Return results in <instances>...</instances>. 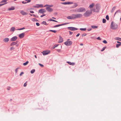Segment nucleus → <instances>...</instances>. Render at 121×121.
I'll return each instance as SVG.
<instances>
[{
  "mask_svg": "<svg viewBox=\"0 0 121 121\" xmlns=\"http://www.w3.org/2000/svg\"><path fill=\"white\" fill-rule=\"evenodd\" d=\"M92 14L91 9L90 10H87L86 12L84 13L83 15L86 17H87L90 16Z\"/></svg>",
  "mask_w": 121,
  "mask_h": 121,
  "instance_id": "f257e3e1",
  "label": "nucleus"
},
{
  "mask_svg": "<svg viewBox=\"0 0 121 121\" xmlns=\"http://www.w3.org/2000/svg\"><path fill=\"white\" fill-rule=\"evenodd\" d=\"M118 27V25L116 24L113 23V22H112L111 23L110 28L113 30H115L117 29Z\"/></svg>",
  "mask_w": 121,
  "mask_h": 121,
  "instance_id": "f03ea898",
  "label": "nucleus"
},
{
  "mask_svg": "<svg viewBox=\"0 0 121 121\" xmlns=\"http://www.w3.org/2000/svg\"><path fill=\"white\" fill-rule=\"evenodd\" d=\"M86 11V10L85 8L83 7L80 8L78 9H77L76 10H75V12L77 13H80L85 12Z\"/></svg>",
  "mask_w": 121,
  "mask_h": 121,
  "instance_id": "7ed1b4c3",
  "label": "nucleus"
},
{
  "mask_svg": "<svg viewBox=\"0 0 121 121\" xmlns=\"http://www.w3.org/2000/svg\"><path fill=\"white\" fill-rule=\"evenodd\" d=\"M100 9V8L98 6H96V8L93 9L92 10L93 12H95L98 13L99 12Z\"/></svg>",
  "mask_w": 121,
  "mask_h": 121,
  "instance_id": "20e7f679",
  "label": "nucleus"
},
{
  "mask_svg": "<svg viewBox=\"0 0 121 121\" xmlns=\"http://www.w3.org/2000/svg\"><path fill=\"white\" fill-rule=\"evenodd\" d=\"M69 39H68L67 41L65 43V44L67 46H70L72 43V42L71 41H69Z\"/></svg>",
  "mask_w": 121,
  "mask_h": 121,
  "instance_id": "39448f33",
  "label": "nucleus"
},
{
  "mask_svg": "<svg viewBox=\"0 0 121 121\" xmlns=\"http://www.w3.org/2000/svg\"><path fill=\"white\" fill-rule=\"evenodd\" d=\"M75 19L80 18L82 17V15L80 13H77L74 14Z\"/></svg>",
  "mask_w": 121,
  "mask_h": 121,
  "instance_id": "423d86ee",
  "label": "nucleus"
},
{
  "mask_svg": "<svg viewBox=\"0 0 121 121\" xmlns=\"http://www.w3.org/2000/svg\"><path fill=\"white\" fill-rule=\"evenodd\" d=\"M67 29L71 31H74L77 30H78L77 28L73 27H67Z\"/></svg>",
  "mask_w": 121,
  "mask_h": 121,
  "instance_id": "0eeeda50",
  "label": "nucleus"
},
{
  "mask_svg": "<svg viewBox=\"0 0 121 121\" xmlns=\"http://www.w3.org/2000/svg\"><path fill=\"white\" fill-rule=\"evenodd\" d=\"M69 23H63V24H58V25H56L55 26H54L53 27H54V28H55V27H59V26H62L66 25V24H69Z\"/></svg>",
  "mask_w": 121,
  "mask_h": 121,
  "instance_id": "6e6552de",
  "label": "nucleus"
},
{
  "mask_svg": "<svg viewBox=\"0 0 121 121\" xmlns=\"http://www.w3.org/2000/svg\"><path fill=\"white\" fill-rule=\"evenodd\" d=\"M50 52L49 51H43V55H47L49 53H50Z\"/></svg>",
  "mask_w": 121,
  "mask_h": 121,
  "instance_id": "1a4fd4ad",
  "label": "nucleus"
},
{
  "mask_svg": "<svg viewBox=\"0 0 121 121\" xmlns=\"http://www.w3.org/2000/svg\"><path fill=\"white\" fill-rule=\"evenodd\" d=\"M67 18L68 19H74V14H73L72 16H68L67 17Z\"/></svg>",
  "mask_w": 121,
  "mask_h": 121,
  "instance_id": "9d476101",
  "label": "nucleus"
},
{
  "mask_svg": "<svg viewBox=\"0 0 121 121\" xmlns=\"http://www.w3.org/2000/svg\"><path fill=\"white\" fill-rule=\"evenodd\" d=\"M46 10L44 9H41L39 11V12L40 13H44V12H46Z\"/></svg>",
  "mask_w": 121,
  "mask_h": 121,
  "instance_id": "9b49d317",
  "label": "nucleus"
},
{
  "mask_svg": "<svg viewBox=\"0 0 121 121\" xmlns=\"http://www.w3.org/2000/svg\"><path fill=\"white\" fill-rule=\"evenodd\" d=\"M17 37L16 36H14L11 39V41H16L17 39Z\"/></svg>",
  "mask_w": 121,
  "mask_h": 121,
  "instance_id": "f8f14e48",
  "label": "nucleus"
},
{
  "mask_svg": "<svg viewBox=\"0 0 121 121\" xmlns=\"http://www.w3.org/2000/svg\"><path fill=\"white\" fill-rule=\"evenodd\" d=\"M20 13L22 14L23 15H27V13L25 12L23 10H21L20 12Z\"/></svg>",
  "mask_w": 121,
  "mask_h": 121,
  "instance_id": "ddd939ff",
  "label": "nucleus"
},
{
  "mask_svg": "<svg viewBox=\"0 0 121 121\" xmlns=\"http://www.w3.org/2000/svg\"><path fill=\"white\" fill-rule=\"evenodd\" d=\"M63 41V38L60 36H59V40L58 42L59 43H61Z\"/></svg>",
  "mask_w": 121,
  "mask_h": 121,
  "instance_id": "4468645a",
  "label": "nucleus"
},
{
  "mask_svg": "<svg viewBox=\"0 0 121 121\" xmlns=\"http://www.w3.org/2000/svg\"><path fill=\"white\" fill-rule=\"evenodd\" d=\"M25 33H24L20 34L19 36V37L20 39L23 38L24 36Z\"/></svg>",
  "mask_w": 121,
  "mask_h": 121,
  "instance_id": "2eb2a0df",
  "label": "nucleus"
},
{
  "mask_svg": "<svg viewBox=\"0 0 121 121\" xmlns=\"http://www.w3.org/2000/svg\"><path fill=\"white\" fill-rule=\"evenodd\" d=\"M46 10L49 12H52V11L53 9L52 8H50L49 7H47L46 8Z\"/></svg>",
  "mask_w": 121,
  "mask_h": 121,
  "instance_id": "dca6fc26",
  "label": "nucleus"
},
{
  "mask_svg": "<svg viewBox=\"0 0 121 121\" xmlns=\"http://www.w3.org/2000/svg\"><path fill=\"white\" fill-rule=\"evenodd\" d=\"M36 5H37V6H35L34 7L35 8H42L43 7V4H37Z\"/></svg>",
  "mask_w": 121,
  "mask_h": 121,
  "instance_id": "f3484780",
  "label": "nucleus"
},
{
  "mask_svg": "<svg viewBox=\"0 0 121 121\" xmlns=\"http://www.w3.org/2000/svg\"><path fill=\"white\" fill-rule=\"evenodd\" d=\"M9 39L8 38H6L3 39V41L5 42H7L9 41Z\"/></svg>",
  "mask_w": 121,
  "mask_h": 121,
  "instance_id": "a211bd4d",
  "label": "nucleus"
},
{
  "mask_svg": "<svg viewBox=\"0 0 121 121\" xmlns=\"http://www.w3.org/2000/svg\"><path fill=\"white\" fill-rule=\"evenodd\" d=\"M18 43L17 41H16L15 42H12L10 44L11 46H12L15 45L17 44Z\"/></svg>",
  "mask_w": 121,
  "mask_h": 121,
  "instance_id": "6ab92c4d",
  "label": "nucleus"
},
{
  "mask_svg": "<svg viewBox=\"0 0 121 121\" xmlns=\"http://www.w3.org/2000/svg\"><path fill=\"white\" fill-rule=\"evenodd\" d=\"M95 5V4L93 3H92L91 4H90L89 7V8H93Z\"/></svg>",
  "mask_w": 121,
  "mask_h": 121,
  "instance_id": "aec40b11",
  "label": "nucleus"
},
{
  "mask_svg": "<svg viewBox=\"0 0 121 121\" xmlns=\"http://www.w3.org/2000/svg\"><path fill=\"white\" fill-rule=\"evenodd\" d=\"M67 63L70 65H74L75 64L74 63H71V62L69 61H67Z\"/></svg>",
  "mask_w": 121,
  "mask_h": 121,
  "instance_id": "412c9836",
  "label": "nucleus"
},
{
  "mask_svg": "<svg viewBox=\"0 0 121 121\" xmlns=\"http://www.w3.org/2000/svg\"><path fill=\"white\" fill-rule=\"evenodd\" d=\"M15 9V8L13 7H12L11 8H9L8 9L9 11L13 10Z\"/></svg>",
  "mask_w": 121,
  "mask_h": 121,
  "instance_id": "4be33fe9",
  "label": "nucleus"
},
{
  "mask_svg": "<svg viewBox=\"0 0 121 121\" xmlns=\"http://www.w3.org/2000/svg\"><path fill=\"white\" fill-rule=\"evenodd\" d=\"M116 8V7L115 6L113 7L112 8V9L111 11V12L112 13H113L114 11V10H115Z\"/></svg>",
  "mask_w": 121,
  "mask_h": 121,
  "instance_id": "5701e85b",
  "label": "nucleus"
},
{
  "mask_svg": "<svg viewBox=\"0 0 121 121\" xmlns=\"http://www.w3.org/2000/svg\"><path fill=\"white\" fill-rule=\"evenodd\" d=\"M15 28L14 27H12L10 29V31L14 32L15 30Z\"/></svg>",
  "mask_w": 121,
  "mask_h": 121,
  "instance_id": "b1692460",
  "label": "nucleus"
},
{
  "mask_svg": "<svg viewBox=\"0 0 121 121\" xmlns=\"http://www.w3.org/2000/svg\"><path fill=\"white\" fill-rule=\"evenodd\" d=\"M48 21H52L53 22H58L56 20H55L52 19H49L48 20Z\"/></svg>",
  "mask_w": 121,
  "mask_h": 121,
  "instance_id": "393cba45",
  "label": "nucleus"
},
{
  "mask_svg": "<svg viewBox=\"0 0 121 121\" xmlns=\"http://www.w3.org/2000/svg\"><path fill=\"white\" fill-rule=\"evenodd\" d=\"M91 27L93 29H95L96 28H97L98 26H95L92 25L91 26Z\"/></svg>",
  "mask_w": 121,
  "mask_h": 121,
  "instance_id": "a878e982",
  "label": "nucleus"
},
{
  "mask_svg": "<svg viewBox=\"0 0 121 121\" xmlns=\"http://www.w3.org/2000/svg\"><path fill=\"white\" fill-rule=\"evenodd\" d=\"M32 20L34 22H38V21L37 19L34 18H32Z\"/></svg>",
  "mask_w": 121,
  "mask_h": 121,
  "instance_id": "bb28decb",
  "label": "nucleus"
},
{
  "mask_svg": "<svg viewBox=\"0 0 121 121\" xmlns=\"http://www.w3.org/2000/svg\"><path fill=\"white\" fill-rule=\"evenodd\" d=\"M8 0H2V1L0 2V3H6Z\"/></svg>",
  "mask_w": 121,
  "mask_h": 121,
  "instance_id": "cd10ccee",
  "label": "nucleus"
},
{
  "mask_svg": "<svg viewBox=\"0 0 121 121\" xmlns=\"http://www.w3.org/2000/svg\"><path fill=\"white\" fill-rule=\"evenodd\" d=\"M49 31L55 33H56L57 32V31L56 30H50Z\"/></svg>",
  "mask_w": 121,
  "mask_h": 121,
  "instance_id": "c85d7f7f",
  "label": "nucleus"
},
{
  "mask_svg": "<svg viewBox=\"0 0 121 121\" xmlns=\"http://www.w3.org/2000/svg\"><path fill=\"white\" fill-rule=\"evenodd\" d=\"M115 39L117 40L121 41V38L118 37H117L115 38Z\"/></svg>",
  "mask_w": 121,
  "mask_h": 121,
  "instance_id": "c756f323",
  "label": "nucleus"
},
{
  "mask_svg": "<svg viewBox=\"0 0 121 121\" xmlns=\"http://www.w3.org/2000/svg\"><path fill=\"white\" fill-rule=\"evenodd\" d=\"M35 71V69H33L31 71L30 73H31L33 74L34 72Z\"/></svg>",
  "mask_w": 121,
  "mask_h": 121,
  "instance_id": "7c9ffc66",
  "label": "nucleus"
},
{
  "mask_svg": "<svg viewBox=\"0 0 121 121\" xmlns=\"http://www.w3.org/2000/svg\"><path fill=\"white\" fill-rule=\"evenodd\" d=\"M28 63H29L28 61H27L26 62L23 63V65H25V66L26 65L28 64Z\"/></svg>",
  "mask_w": 121,
  "mask_h": 121,
  "instance_id": "2f4dec72",
  "label": "nucleus"
},
{
  "mask_svg": "<svg viewBox=\"0 0 121 121\" xmlns=\"http://www.w3.org/2000/svg\"><path fill=\"white\" fill-rule=\"evenodd\" d=\"M42 24L46 25H48V24L46 23V22L45 21H43L42 22Z\"/></svg>",
  "mask_w": 121,
  "mask_h": 121,
  "instance_id": "473e14b6",
  "label": "nucleus"
},
{
  "mask_svg": "<svg viewBox=\"0 0 121 121\" xmlns=\"http://www.w3.org/2000/svg\"><path fill=\"white\" fill-rule=\"evenodd\" d=\"M80 30H84L85 31L86 30V28H81L80 29Z\"/></svg>",
  "mask_w": 121,
  "mask_h": 121,
  "instance_id": "72a5a7b5",
  "label": "nucleus"
},
{
  "mask_svg": "<svg viewBox=\"0 0 121 121\" xmlns=\"http://www.w3.org/2000/svg\"><path fill=\"white\" fill-rule=\"evenodd\" d=\"M58 45H54L52 47V49H53L55 48L56 47H57Z\"/></svg>",
  "mask_w": 121,
  "mask_h": 121,
  "instance_id": "f704fd0d",
  "label": "nucleus"
},
{
  "mask_svg": "<svg viewBox=\"0 0 121 121\" xmlns=\"http://www.w3.org/2000/svg\"><path fill=\"white\" fill-rule=\"evenodd\" d=\"M74 8H75L76 7H77L78 6V4L76 3H74Z\"/></svg>",
  "mask_w": 121,
  "mask_h": 121,
  "instance_id": "c9c22d12",
  "label": "nucleus"
},
{
  "mask_svg": "<svg viewBox=\"0 0 121 121\" xmlns=\"http://www.w3.org/2000/svg\"><path fill=\"white\" fill-rule=\"evenodd\" d=\"M121 45V43H119L117 44L116 45V47L117 48H118Z\"/></svg>",
  "mask_w": 121,
  "mask_h": 121,
  "instance_id": "e433bc0d",
  "label": "nucleus"
},
{
  "mask_svg": "<svg viewBox=\"0 0 121 121\" xmlns=\"http://www.w3.org/2000/svg\"><path fill=\"white\" fill-rule=\"evenodd\" d=\"M47 6H48L50 7H52L53 6V5H48V4H46V5H45L44 6V7H45Z\"/></svg>",
  "mask_w": 121,
  "mask_h": 121,
  "instance_id": "4c0bfd02",
  "label": "nucleus"
},
{
  "mask_svg": "<svg viewBox=\"0 0 121 121\" xmlns=\"http://www.w3.org/2000/svg\"><path fill=\"white\" fill-rule=\"evenodd\" d=\"M25 29V28L24 27H23L21 28H20V29H17V30H22L24 29Z\"/></svg>",
  "mask_w": 121,
  "mask_h": 121,
  "instance_id": "58836bf2",
  "label": "nucleus"
},
{
  "mask_svg": "<svg viewBox=\"0 0 121 121\" xmlns=\"http://www.w3.org/2000/svg\"><path fill=\"white\" fill-rule=\"evenodd\" d=\"M15 48L13 47H12L11 48H10V51H12Z\"/></svg>",
  "mask_w": 121,
  "mask_h": 121,
  "instance_id": "ea45409f",
  "label": "nucleus"
},
{
  "mask_svg": "<svg viewBox=\"0 0 121 121\" xmlns=\"http://www.w3.org/2000/svg\"><path fill=\"white\" fill-rule=\"evenodd\" d=\"M118 12H119V13H120V10H117V11L116 12H115V13L114 14V16L115 15V14H116V13H118Z\"/></svg>",
  "mask_w": 121,
  "mask_h": 121,
  "instance_id": "a19ab883",
  "label": "nucleus"
},
{
  "mask_svg": "<svg viewBox=\"0 0 121 121\" xmlns=\"http://www.w3.org/2000/svg\"><path fill=\"white\" fill-rule=\"evenodd\" d=\"M31 0H26L25 1H26V3H28L31 2Z\"/></svg>",
  "mask_w": 121,
  "mask_h": 121,
  "instance_id": "79ce46f5",
  "label": "nucleus"
},
{
  "mask_svg": "<svg viewBox=\"0 0 121 121\" xmlns=\"http://www.w3.org/2000/svg\"><path fill=\"white\" fill-rule=\"evenodd\" d=\"M106 48V47H104L101 50V51L102 52V51H104L105 49Z\"/></svg>",
  "mask_w": 121,
  "mask_h": 121,
  "instance_id": "37998d69",
  "label": "nucleus"
},
{
  "mask_svg": "<svg viewBox=\"0 0 121 121\" xmlns=\"http://www.w3.org/2000/svg\"><path fill=\"white\" fill-rule=\"evenodd\" d=\"M106 22V20L105 19H103V23H105Z\"/></svg>",
  "mask_w": 121,
  "mask_h": 121,
  "instance_id": "c03bdc74",
  "label": "nucleus"
},
{
  "mask_svg": "<svg viewBox=\"0 0 121 121\" xmlns=\"http://www.w3.org/2000/svg\"><path fill=\"white\" fill-rule=\"evenodd\" d=\"M7 3H3V4H0V7L1 6H3L6 4Z\"/></svg>",
  "mask_w": 121,
  "mask_h": 121,
  "instance_id": "a18cd8bd",
  "label": "nucleus"
},
{
  "mask_svg": "<svg viewBox=\"0 0 121 121\" xmlns=\"http://www.w3.org/2000/svg\"><path fill=\"white\" fill-rule=\"evenodd\" d=\"M106 18L107 20H109V16L108 15H106Z\"/></svg>",
  "mask_w": 121,
  "mask_h": 121,
  "instance_id": "49530a36",
  "label": "nucleus"
},
{
  "mask_svg": "<svg viewBox=\"0 0 121 121\" xmlns=\"http://www.w3.org/2000/svg\"><path fill=\"white\" fill-rule=\"evenodd\" d=\"M103 42L105 44L107 43V41L105 40H104L103 41Z\"/></svg>",
  "mask_w": 121,
  "mask_h": 121,
  "instance_id": "de8ad7c7",
  "label": "nucleus"
},
{
  "mask_svg": "<svg viewBox=\"0 0 121 121\" xmlns=\"http://www.w3.org/2000/svg\"><path fill=\"white\" fill-rule=\"evenodd\" d=\"M61 4H67V2H62L61 3Z\"/></svg>",
  "mask_w": 121,
  "mask_h": 121,
  "instance_id": "09e8293b",
  "label": "nucleus"
},
{
  "mask_svg": "<svg viewBox=\"0 0 121 121\" xmlns=\"http://www.w3.org/2000/svg\"><path fill=\"white\" fill-rule=\"evenodd\" d=\"M18 69H19V68H17L16 69L15 71L16 73H17V72L18 71Z\"/></svg>",
  "mask_w": 121,
  "mask_h": 121,
  "instance_id": "8fccbe9b",
  "label": "nucleus"
},
{
  "mask_svg": "<svg viewBox=\"0 0 121 121\" xmlns=\"http://www.w3.org/2000/svg\"><path fill=\"white\" fill-rule=\"evenodd\" d=\"M91 28H90L88 29L87 30L88 31H91Z\"/></svg>",
  "mask_w": 121,
  "mask_h": 121,
  "instance_id": "3c124183",
  "label": "nucleus"
},
{
  "mask_svg": "<svg viewBox=\"0 0 121 121\" xmlns=\"http://www.w3.org/2000/svg\"><path fill=\"white\" fill-rule=\"evenodd\" d=\"M86 33H84L82 34V36H86Z\"/></svg>",
  "mask_w": 121,
  "mask_h": 121,
  "instance_id": "603ef678",
  "label": "nucleus"
},
{
  "mask_svg": "<svg viewBox=\"0 0 121 121\" xmlns=\"http://www.w3.org/2000/svg\"><path fill=\"white\" fill-rule=\"evenodd\" d=\"M36 25L37 26H39L40 25V24H39V23H38V22H36Z\"/></svg>",
  "mask_w": 121,
  "mask_h": 121,
  "instance_id": "864d4df0",
  "label": "nucleus"
},
{
  "mask_svg": "<svg viewBox=\"0 0 121 121\" xmlns=\"http://www.w3.org/2000/svg\"><path fill=\"white\" fill-rule=\"evenodd\" d=\"M39 65L41 67H43V65L42 64H41L40 63L39 64Z\"/></svg>",
  "mask_w": 121,
  "mask_h": 121,
  "instance_id": "5fc2aeb1",
  "label": "nucleus"
},
{
  "mask_svg": "<svg viewBox=\"0 0 121 121\" xmlns=\"http://www.w3.org/2000/svg\"><path fill=\"white\" fill-rule=\"evenodd\" d=\"M24 74V73L23 72H22L20 74V76H21L22 75V74Z\"/></svg>",
  "mask_w": 121,
  "mask_h": 121,
  "instance_id": "6e6d98bb",
  "label": "nucleus"
},
{
  "mask_svg": "<svg viewBox=\"0 0 121 121\" xmlns=\"http://www.w3.org/2000/svg\"><path fill=\"white\" fill-rule=\"evenodd\" d=\"M69 34L70 35H71L73 33V32H72L70 31H69Z\"/></svg>",
  "mask_w": 121,
  "mask_h": 121,
  "instance_id": "4d7b16f0",
  "label": "nucleus"
},
{
  "mask_svg": "<svg viewBox=\"0 0 121 121\" xmlns=\"http://www.w3.org/2000/svg\"><path fill=\"white\" fill-rule=\"evenodd\" d=\"M46 15V14H43V15H41L40 16V17H42L44 16H45Z\"/></svg>",
  "mask_w": 121,
  "mask_h": 121,
  "instance_id": "13d9d810",
  "label": "nucleus"
},
{
  "mask_svg": "<svg viewBox=\"0 0 121 121\" xmlns=\"http://www.w3.org/2000/svg\"><path fill=\"white\" fill-rule=\"evenodd\" d=\"M30 12L31 13H34V12L33 11H30Z\"/></svg>",
  "mask_w": 121,
  "mask_h": 121,
  "instance_id": "bf43d9fd",
  "label": "nucleus"
},
{
  "mask_svg": "<svg viewBox=\"0 0 121 121\" xmlns=\"http://www.w3.org/2000/svg\"><path fill=\"white\" fill-rule=\"evenodd\" d=\"M97 39H98L100 40H101V39L99 37H98L97 38Z\"/></svg>",
  "mask_w": 121,
  "mask_h": 121,
  "instance_id": "052dcab7",
  "label": "nucleus"
},
{
  "mask_svg": "<svg viewBox=\"0 0 121 121\" xmlns=\"http://www.w3.org/2000/svg\"><path fill=\"white\" fill-rule=\"evenodd\" d=\"M27 85V84L26 83H25L24 84V87L26 86Z\"/></svg>",
  "mask_w": 121,
  "mask_h": 121,
  "instance_id": "680f3d73",
  "label": "nucleus"
},
{
  "mask_svg": "<svg viewBox=\"0 0 121 121\" xmlns=\"http://www.w3.org/2000/svg\"><path fill=\"white\" fill-rule=\"evenodd\" d=\"M22 3L23 4H25L26 3V2H25L24 1H22Z\"/></svg>",
  "mask_w": 121,
  "mask_h": 121,
  "instance_id": "e2e57ef3",
  "label": "nucleus"
},
{
  "mask_svg": "<svg viewBox=\"0 0 121 121\" xmlns=\"http://www.w3.org/2000/svg\"><path fill=\"white\" fill-rule=\"evenodd\" d=\"M80 35V33H78L76 35V36L77 37H78V36L79 35Z\"/></svg>",
  "mask_w": 121,
  "mask_h": 121,
  "instance_id": "0e129e2a",
  "label": "nucleus"
},
{
  "mask_svg": "<svg viewBox=\"0 0 121 121\" xmlns=\"http://www.w3.org/2000/svg\"><path fill=\"white\" fill-rule=\"evenodd\" d=\"M56 51L57 52H59L60 51V49H57L56 50Z\"/></svg>",
  "mask_w": 121,
  "mask_h": 121,
  "instance_id": "69168bd1",
  "label": "nucleus"
},
{
  "mask_svg": "<svg viewBox=\"0 0 121 121\" xmlns=\"http://www.w3.org/2000/svg\"><path fill=\"white\" fill-rule=\"evenodd\" d=\"M70 4L69 2H67V4Z\"/></svg>",
  "mask_w": 121,
  "mask_h": 121,
  "instance_id": "338daca9",
  "label": "nucleus"
},
{
  "mask_svg": "<svg viewBox=\"0 0 121 121\" xmlns=\"http://www.w3.org/2000/svg\"><path fill=\"white\" fill-rule=\"evenodd\" d=\"M69 3H70V4H72L73 3V2H69Z\"/></svg>",
  "mask_w": 121,
  "mask_h": 121,
  "instance_id": "774afa93",
  "label": "nucleus"
}]
</instances>
